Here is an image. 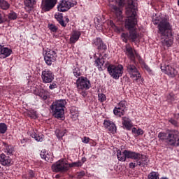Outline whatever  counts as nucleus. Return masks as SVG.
Masks as SVG:
<instances>
[{
	"label": "nucleus",
	"mask_w": 179,
	"mask_h": 179,
	"mask_svg": "<svg viewBox=\"0 0 179 179\" xmlns=\"http://www.w3.org/2000/svg\"><path fill=\"white\" fill-rule=\"evenodd\" d=\"M66 132H68V130L66 129H57L55 134L58 139H62L66 134Z\"/></svg>",
	"instance_id": "32"
},
{
	"label": "nucleus",
	"mask_w": 179,
	"mask_h": 179,
	"mask_svg": "<svg viewBox=\"0 0 179 179\" xmlns=\"http://www.w3.org/2000/svg\"><path fill=\"white\" fill-rule=\"evenodd\" d=\"M132 134H134V136H139L140 135H143L145 134V131L142 129H136V127H133L131 129Z\"/></svg>",
	"instance_id": "35"
},
{
	"label": "nucleus",
	"mask_w": 179,
	"mask_h": 179,
	"mask_svg": "<svg viewBox=\"0 0 179 179\" xmlns=\"http://www.w3.org/2000/svg\"><path fill=\"white\" fill-rule=\"evenodd\" d=\"M10 156L2 152L0 154V164L4 167H10L13 163Z\"/></svg>",
	"instance_id": "18"
},
{
	"label": "nucleus",
	"mask_w": 179,
	"mask_h": 179,
	"mask_svg": "<svg viewBox=\"0 0 179 179\" xmlns=\"http://www.w3.org/2000/svg\"><path fill=\"white\" fill-rule=\"evenodd\" d=\"M57 87H58V85H57V82L54 81V82L50 83L49 89L50 90H54V89H57Z\"/></svg>",
	"instance_id": "45"
},
{
	"label": "nucleus",
	"mask_w": 179,
	"mask_h": 179,
	"mask_svg": "<svg viewBox=\"0 0 179 179\" xmlns=\"http://www.w3.org/2000/svg\"><path fill=\"white\" fill-rule=\"evenodd\" d=\"M83 143H89L90 142V138L85 136L82 138Z\"/></svg>",
	"instance_id": "49"
},
{
	"label": "nucleus",
	"mask_w": 179,
	"mask_h": 179,
	"mask_svg": "<svg viewBox=\"0 0 179 179\" xmlns=\"http://www.w3.org/2000/svg\"><path fill=\"white\" fill-rule=\"evenodd\" d=\"M29 132L31 138H35V141L37 142H43V139H44V135L38 134V131L32 129Z\"/></svg>",
	"instance_id": "27"
},
{
	"label": "nucleus",
	"mask_w": 179,
	"mask_h": 179,
	"mask_svg": "<svg viewBox=\"0 0 179 179\" xmlns=\"http://www.w3.org/2000/svg\"><path fill=\"white\" fill-rule=\"evenodd\" d=\"M2 150L7 155V156H13L15 155V145L8 144V143L3 141L2 142Z\"/></svg>",
	"instance_id": "19"
},
{
	"label": "nucleus",
	"mask_w": 179,
	"mask_h": 179,
	"mask_svg": "<svg viewBox=\"0 0 179 179\" xmlns=\"http://www.w3.org/2000/svg\"><path fill=\"white\" fill-rule=\"evenodd\" d=\"M124 52L125 53V55H127V58L130 59V61L136 60L135 57L138 58V61H142V57H141V55H139V54L136 52V50L135 49H133L131 47V44L129 43L125 45Z\"/></svg>",
	"instance_id": "10"
},
{
	"label": "nucleus",
	"mask_w": 179,
	"mask_h": 179,
	"mask_svg": "<svg viewBox=\"0 0 179 179\" xmlns=\"http://www.w3.org/2000/svg\"><path fill=\"white\" fill-rule=\"evenodd\" d=\"M0 8L3 10H8L10 8V4L5 0H0Z\"/></svg>",
	"instance_id": "34"
},
{
	"label": "nucleus",
	"mask_w": 179,
	"mask_h": 179,
	"mask_svg": "<svg viewBox=\"0 0 179 179\" xmlns=\"http://www.w3.org/2000/svg\"><path fill=\"white\" fill-rule=\"evenodd\" d=\"M117 157L119 162H127V159L136 160V163L130 162L129 164V169H135V167H138V166L145 167V166H148V163H149V158H148L146 155L128 150H124L122 152L118 150L117 151Z\"/></svg>",
	"instance_id": "3"
},
{
	"label": "nucleus",
	"mask_w": 179,
	"mask_h": 179,
	"mask_svg": "<svg viewBox=\"0 0 179 179\" xmlns=\"http://www.w3.org/2000/svg\"><path fill=\"white\" fill-rule=\"evenodd\" d=\"M83 166V163L81 161H78L76 162H72L69 164V169H72L73 167H82Z\"/></svg>",
	"instance_id": "38"
},
{
	"label": "nucleus",
	"mask_w": 179,
	"mask_h": 179,
	"mask_svg": "<svg viewBox=\"0 0 179 179\" xmlns=\"http://www.w3.org/2000/svg\"><path fill=\"white\" fill-rule=\"evenodd\" d=\"M57 57L58 55L55 50L51 49H47L45 50V53L44 54V61L48 66H51L52 63L57 61Z\"/></svg>",
	"instance_id": "12"
},
{
	"label": "nucleus",
	"mask_w": 179,
	"mask_h": 179,
	"mask_svg": "<svg viewBox=\"0 0 179 179\" xmlns=\"http://www.w3.org/2000/svg\"><path fill=\"white\" fill-rule=\"evenodd\" d=\"M58 0H42L41 8L44 12H50L54 9Z\"/></svg>",
	"instance_id": "16"
},
{
	"label": "nucleus",
	"mask_w": 179,
	"mask_h": 179,
	"mask_svg": "<svg viewBox=\"0 0 179 179\" xmlns=\"http://www.w3.org/2000/svg\"><path fill=\"white\" fill-rule=\"evenodd\" d=\"M85 162H86V157H83L81 159V163H83H83H85Z\"/></svg>",
	"instance_id": "52"
},
{
	"label": "nucleus",
	"mask_w": 179,
	"mask_h": 179,
	"mask_svg": "<svg viewBox=\"0 0 179 179\" xmlns=\"http://www.w3.org/2000/svg\"><path fill=\"white\" fill-rule=\"evenodd\" d=\"M157 29L162 45L167 47V48L171 47L174 43V37L173 36V25L170 23V18L169 17H162L157 25Z\"/></svg>",
	"instance_id": "1"
},
{
	"label": "nucleus",
	"mask_w": 179,
	"mask_h": 179,
	"mask_svg": "<svg viewBox=\"0 0 179 179\" xmlns=\"http://www.w3.org/2000/svg\"><path fill=\"white\" fill-rule=\"evenodd\" d=\"M98 100L101 103H104V101H106V100H107V97L106 96V94H104L103 93H100L98 94Z\"/></svg>",
	"instance_id": "42"
},
{
	"label": "nucleus",
	"mask_w": 179,
	"mask_h": 179,
	"mask_svg": "<svg viewBox=\"0 0 179 179\" xmlns=\"http://www.w3.org/2000/svg\"><path fill=\"white\" fill-rule=\"evenodd\" d=\"M65 106H66L65 99L56 100L52 102L50 107L52 117L57 120H65Z\"/></svg>",
	"instance_id": "4"
},
{
	"label": "nucleus",
	"mask_w": 179,
	"mask_h": 179,
	"mask_svg": "<svg viewBox=\"0 0 179 179\" xmlns=\"http://www.w3.org/2000/svg\"><path fill=\"white\" fill-rule=\"evenodd\" d=\"M8 19H10V20H16L17 19V15L16 13L11 11L8 14Z\"/></svg>",
	"instance_id": "43"
},
{
	"label": "nucleus",
	"mask_w": 179,
	"mask_h": 179,
	"mask_svg": "<svg viewBox=\"0 0 179 179\" xmlns=\"http://www.w3.org/2000/svg\"><path fill=\"white\" fill-rule=\"evenodd\" d=\"M80 36H82V32L78 30H74L71 34L70 36V44H75L77 41L80 38Z\"/></svg>",
	"instance_id": "26"
},
{
	"label": "nucleus",
	"mask_w": 179,
	"mask_h": 179,
	"mask_svg": "<svg viewBox=\"0 0 179 179\" xmlns=\"http://www.w3.org/2000/svg\"><path fill=\"white\" fill-rule=\"evenodd\" d=\"M73 73L76 78H79V76H82V72H80V69L78 67H76L73 69Z\"/></svg>",
	"instance_id": "39"
},
{
	"label": "nucleus",
	"mask_w": 179,
	"mask_h": 179,
	"mask_svg": "<svg viewBox=\"0 0 179 179\" xmlns=\"http://www.w3.org/2000/svg\"><path fill=\"white\" fill-rule=\"evenodd\" d=\"M0 91H1V88H0Z\"/></svg>",
	"instance_id": "53"
},
{
	"label": "nucleus",
	"mask_w": 179,
	"mask_h": 179,
	"mask_svg": "<svg viewBox=\"0 0 179 179\" xmlns=\"http://www.w3.org/2000/svg\"><path fill=\"white\" fill-rule=\"evenodd\" d=\"M92 45L97 47L98 50L99 51H106L107 50V45L104 44L103 42V40L101 39V38H95L92 41Z\"/></svg>",
	"instance_id": "20"
},
{
	"label": "nucleus",
	"mask_w": 179,
	"mask_h": 179,
	"mask_svg": "<svg viewBox=\"0 0 179 179\" xmlns=\"http://www.w3.org/2000/svg\"><path fill=\"white\" fill-rule=\"evenodd\" d=\"M166 143L169 146L178 148L179 146V132L177 130H171L168 133V141Z\"/></svg>",
	"instance_id": "9"
},
{
	"label": "nucleus",
	"mask_w": 179,
	"mask_h": 179,
	"mask_svg": "<svg viewBox=\"0 0 179 179\" xmlns=\"http://www.w3.org/2000/svg\"><path fill=\"white\" fill-rule=\"evenodd\" d=\"M40 155L41 159H44L45 162H52V155H51V152H48L47 150H43L41 152Z\"/></svg>",
	"instance_id": "30"
},
{
	"label": "nucleus",
	"mask_w": 179,
	"mask_h": 179,
	"mask_svg": "<svg viewBox=\"0 0 179 179\" xmlns=\"http://www.w3.org/2000/svg\"><path fill=\"white\" fill-rule=\"evenodd\" d=\"M76 85L78 89L85 90H89L92 86L90 80H89L87 78L83 76H81L77 79Z\"/></svg>",
	"instance_id": "14"
},
{
	"label": "nucleus",
	"mask_w": 179,
	"mask_h": 179,
	"mask_svg": "<svg viewBox=\"0 0 179 179\" xmlns=\"http://www.w3.org/2000/svg\"><path fill=\"white\" fill-rule=\"evenodd\" d=\"M167 100L168 101H174V94H169L167 96Z\"/></svg>",
	"instance_id": "48"
},
{
	"label": "nucleus",
	"mask_w": 179,
	"mask_h": 179,
	"mask_svg": "<svg viewBox=\"0 0 179 179\" xmlns=\"http://www.w3.org/2000/svg\"><path fill=\"white\" fill-rule=\"evenodd\" d=\"M126 68L127 72H128V73L130 75V78L131 79H134V80H138V79L142 78L141 73H139V71L136 67V60H130L126 64Z\"/></svg>",
	"instance_id": "5"
},
{
	"label": "nucleus",
	"mask_w": 179,
	"mask_h": 179,
	"mask_svg": "<svg viewBox=\"0 0 179 179\" xmlns=\"http://www.w3.org/2000/svg\"><path fill=\"white\" fill-rule=\"evenodd\" d=\"M13 50L12 49L5 46L0 45V59H5V58H8V57H10L12 55Z\"/></svg>",
	"instance_id": "21"
},
{
	"label": "nucleus",
	"mask_w": 179,
	"mask_h": 179,
	"mask_svg": "<svg viewBox=\"0 0 179 179\" xmlns=\"http://www.w3.org/2000/svg\"><path fill=\"white\" fill-rule=\"evenodd\" d=\"M0 23H3V19L2 18V14L0 13Z\"/></svg>",
	"instance_id": "51"
},
{
	"label": "nucleus",
	"mask_w": 179,
	"mask_h": 179,
	"mask_svg": "<svg viewBox=\"0 0 179 179\" xmlns=\"http://www.w3.org/2000/svg\"><path fill=\"white\" fill-rule=\"evenodd\" d=\"M24 3L25 5V9L33 10L34 9V5L37 3V0H24Z\"/></svg>",
	"instance_id": "31"
},
{
	"label": "nucleus",
	"mask_w": 179,
	"mask_h": 179,
	"mask_svg": "<svg viewBox=\"0 0 179 179\" xmlns=\"http://www.w3.org/2000/svg\"><path fill=\"white\" fill-rule=\"evenodd\" d=\"M48 29L52 33H57L58 31V27L54 24H48Z\"/></svg>",
	"instance_id": "41"
},
{
	"label": "nucleus",
	"mask_w": 179,
	"mask_h": 179,
	"mask_svg": "<svg viewBox=\"0 0 179 179\" xmlns=\"http://www.w3.org/2000/svg\"><path fill=\"white\" fill-rule=\"evenodd\" d=\"M169 122L173 125V127L179 126V114H175L173 118H171L169 120Z\"/></svg>",
	"instance_id": "33"
},
{
	"label": "nucleus",
	"mask_w": 179,
	"mask_h": 179,
	"mask_svg": "<svg viewBox=\"0 0 179 179\" xmlns=\"http://www.w3.org/2000/svg\"><path fill=\"white\" fill-rule=\"evenodd\" d=\"M76 176H77L78 179L83 178V177H85V176H86V173H85V171H82L80 172H77L76 173Z\"/></svg>",
	"instance_id": "44"
},
{
	"label": "nucleus",
	"mask_w": 179,
	"mask_h": 179,
	"mask_svg": "<svg viewBox=\"0 0 179 179\" xmlns=\"http://www.w3.org/2000/svg\"><path fill=\"white\" fill-rule=\"evenodd\" d=\"M107 71L113 79L118 80L124 73V66L122 64H110L107 68Z\"/></svg>",
	"instance_id": "6"
},
{
	"label": "nucleus",
	"mask_w": 179,
	"mask_h": 179,
	"mask_svg": "<svg viewBox=\"0 0 179 179\" xmlns=\"http://www.w3.org/2000/svg\"><path fill=\"white\" fill-rule=\"evenodd\" d=\"M161 70L170 78H176V69L171 67V66H162Z\"/></svg>",
	"instance_id": "23"
},
{
	"label": "nucleus",
	"mask_w": 179,
	"mask_h": 179,
	"mask_svg": "<svg viewBox=\"0 0 179 179\" xmlns=\"http://www.w3.org/2000/svg\"><path fill=\"white\" fill-rule=\"evenodd\" d=\"M71 115L72 118H78L79 115V110H78V108L76 106H72L71 108Z\"/></svg>",
	"instance_id": "36"
},
{
	"label": "nucleus",
	"mask_w": 179,
	"mask_h": 179,
	"mask_svg": "<svg viewBox=\"0 0 179 179\" xmlns=\"http://www.w3.org/2000/svg\"><path fill=\"white\" fill-rule=\"evenodd\" d=\"M122 125L127 129V131H131L132 128V120L129 119V117L124 116L122 118Z\"/></svg>",
	"instance_id": "28"
},
{
	"label": "nucleus",
	"mask_w": 179,
	"mask_h": 179,
	"mask_svg": "<svg viewBox=\"0 0 179 179\" xmlns=\"http://www.w3.org/2000/svg\"><path fill=\"white\" fill-rule=\"evenodd\" d=\"M36 96H38L40 97L41 100H43V101H45L47 99H48L50 96V92L48 90L44 89V88H39L36 92Z\"/></svg>",
	"instance_id": "24"
},
{
	"label": "nucleus",
	"mask_w": 179,
	"mask_h": 179,
	"mask_svg": "<svg viewBox=\"0 0 179 179\" xmlns=\"http://www.w3.org/2000/svg\"><path fill=\"white\" fill-rule=\"evenodd\" d=\"M116 3L119 7L117 6H113L112 12L118 22H122V20H124L122 8L125 6V0H116Z\"/></svg>",
	"instance_id": "7"
},
{
	"label": "nucleus",
	"mask_w": 179,
	"mask_h": 179,
	"mask_svg": "<svg viewBox=\"0 0 179 179\" xmlns=\"http://www.w3.org/2000/svg\"><path fill=\"white\" fill-rule=\"evenodd\" d=\"M41 78L43 83H52L55 76L54 73L50 69H45L42 71Z\"/></svg>",
	"instance_id": "15"
},
{
	"label": "nucleus",
	"mask_w": 179,
	"mask_h": 179,
	"mask_svg": "<svg viewBox=\"0 0 179 179\" xmlns=\"http://www.w3.org/2000/svg\"><path fill=\"white\" fill-rule=\"evenodd\" d=\"M78 93H80V94H81L83 97H86V96H87V92H86V90H80V89H78Z\"/></svg>",
	"instance_id": "47"
},
{
	"label": "nucleus",
	"mask_w": 179,
	"mask_h": 179,
	"mask_svg": "<svg viewBox=\"0 0 179 179\" xmlns=\"http://www.w3.org/2000/svg\"><path fill=\"white\" fill-rule=\"evenodd\" d=\"M54 173H66L69 171V164L64 160H59L52 165Z\"/></svg>",
	"instance_id": "11"
},
{
	"label": "nucleus",
	"mask_w": 179,
	"mask_h": 179,
	"mask_svg": "<svg viewBox=\"0 0 179 179\" xmlns=\"http://www.w3.org/2000/svg\"><path fill=\"white\" fill-rule=\"evenodd\" d=\"M108 57V55L103 52L99 54V57L95 59L94 65L98 68L99 71H103V66L106 64V59Z\"/></svg>",
	"instance_id": "17"
},
{
	"label": "nucleus",
	"mask_w": 179,
	"mask_h": 179,
	"mask_svg": "<svg viewBox=\"0 0 179 179\" xmlns=\"http://www.w3.org/2000/svg\"><path fill=\"white\" fill-rule=\"evenodd\" d=\"M104 127L108 129L111 134L117 132V126L110 120H105L103 122Z\"/></svg>",
	"instance_id": "25"
},
{
	"label": "nucleus",
	"mask_w": 179,
	"mask_h": 179,
	"mask_svg": "<svg viewBox=\"0 0 179 179\" xmlns=\"http://www.w3.org/2000/svg\"><path fill=\"white\" fill-rule=\"evenodd\" d=\"M126 13L129 17L125 20V26L126 29H128L129 31V34L122 33L121 38L124 43H128V40H130L131 43H135L139 37V34L136 31V28H135V25L138 24L136 12H135V10L129 8H127Z\"/></svg>",
	"instance_id": "2"
},
{
	"label": "nucleus",
	"mask_w": 179,
	"mask_h": 179,
	"mask_svg": "<svg viewBox=\"0 0 179 179\" xmlns=\"http://www.w3.org/2000/svg\"><path fill=\"white\" fill-rule=\"evenodd\" d=\"M26 142H27V138L21 139V143L22 144L26 143Z\"/></svg>",
	"instance_id": "50"
},
{
	"label": "nucleus",
	"mask_w": 179,
	"mask_h": 179,
	"mask_svg": "<svg viewBox=\"0 0 179 179\" xmlns=\"http://www.w3.org/2000/svg\"><path fill=\"white\" fill-rule=\"evenodd\" d=\"M127 110H128L127 108V101L122 100L113 109V113L115 115L121 117L122 115H125V111Z\"/></svg>",
	"instance_id": "13"
},
{
	"label": "nucleus",
	"mask_w": 179,
	"mask_h": 179,
	"mask_svg": "<svg viewBox=\"0 0 179 179\" xmlns=\"http://www.w3.org/2000/svg\"><path fill=\"white\" fill-rule=\"evenodd\" d=\"M55 18L57 20L58 23L62 26V27H66V24L69 23V18L68 17H64L62 13H57L55 15Z\"/></svg>",
	"instance_id": "22"
},
{
	"label": "nucleus",
	"mask_w": 179,
	"mask_h": 179,
	"mask_svg": "<svg viewBox=\"0 0 179 179\" xmlns=\"http://www.w3.org/2000/svg\"><path fill=\"white\" fill-rule=\"evenodd\" d=\"M143 68H144V69H145V71H147V72H148L149 73L152 72V69H150V67H149V66L146 64L145 62H143Z\"/></svg>",
	"instance_id": "46"
},
{
	"label": "nucleus",
	"mask_w": 179,
	"mask_h": 179,
	"mask_svg": "<svg viewBox=\"0 0 179 179\" xmlns=\"http://www.w3.org/2000/svg\"><path fill=\"white\" fill-rule=\"evenodd\" d=\"M37 177V174H36V171L29 169L25 173H22V179H34Z\"/></svg>",
	"instance_id": "29"
},
{
	"label": "nucleus",
	"mask_w": 179,
	"mask_h": 179,
	"mask_svg": "<svg viewBox=\"0 0 179 179\" xmlns=\"http://www.w3.org/2000/svg\"><path fill=\"white\" fill-rule=\"evenodd\" d=\"M78 2L73 0H61L57 5L58 12H68L71 8L76 6Z\"/></svg>",
	"instance_id": "8"
},
{
	"label": "nucleus",
	"mask_w": 179,
	"mask_h": 179,
	"mask_svg": "<svg viewBox=\"0 0 179 179\" xmlns=\"http://www.w3.org/2000/svg\"><path fill=\"white\" fill-rule=\"evenodd\" d=\"M158 138L159 141H166V143L169 141V134L167 133L159 132L158 134Z\"/></svg>",
	"instance_id": "37"
},
{
	"label": "nucleus",
	"mask_w": 179,
	"mask_h": 179,
	"mask_svg": "<svg viewBox=\"0 0 179 179\" xmlns=\"http://www.w3.org/2000/svg\"><path fill=\"white\" fill-rule=\"evenodd\" d=\"M8 131V126L5 123H0V134H5Z\"/></svg>",
	"instance_id": "40"
}]
</instances>
